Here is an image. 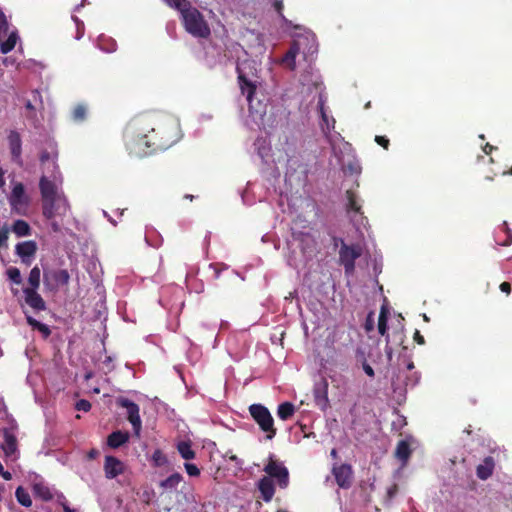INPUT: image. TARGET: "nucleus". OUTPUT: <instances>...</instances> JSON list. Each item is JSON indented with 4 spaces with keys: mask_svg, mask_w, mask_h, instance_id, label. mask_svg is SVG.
I'll list each match as a JSON object with an SVG mask.
<instances>
[{
    "mask_svg": "<svg viewBox=\"0 0 512 512\" xmlns=\"http://www.w3.org/2000/svg\"><path fill=\"white\" fill-rule=\"evenodd\" d=\"M178 140V127L175 123H160L152 126L146 117L134 119L126 134V148L130 154L144 156L147 151L165 150Z\"/></svg>",
    "mask_w": 512,
    "mask_h": 512,
    "instance_id": "nucleus-1",
    "label": "nucleus"
},
{
    "mask_svg": "<svg viewBox=\"0 0 512 512\" xmlns=\"http://www.w3.org/2000/svg\"><path fill=\"white\" fill-rule=\"evenodd\" d=\"M182 25L187 33L195 38L207 39L211 29L204 15L191 3H186L180 12Z\"/></svg>",
    "mask_w": 512,
    "mask_h": 512,
    "instance_id": "nucleus-2",
    "label": "nucleus"
},
{
    "mask_svg": "<svg viewBox=\"0 0 512 512\" xmlns=\"http://www.w3.org/2000/svg\"><path fill=\"white\" fill-rule=\"evenodd\" d=\"M253 64V61L246 59L238 62L236 66L237 78L241 93L246 95V99L250 107L252 104L253 96L257 89L256 81L251 78V76H254V72L252 71L254 70Z\"/></svg>",
    "mask_w": 512,
    "mask_h": 512,
    "instance_id": "nucleus-3",
    "label": "nucleus"
},
{
    "mask_svg": "<svg viewBox=\"0 0 512 512\" xmlns=\"http://www.w3.org/2000/svg\"><path fill=\"white\" fill-rule=\"evenodd\" d=\"M250 416L258 425L259 429L265 434L267 440H272L277 434L274 418L269 409L263 404H251L248 407Z\"/></svg>",
    "mask_w": 512,
    "mask_h": 512,
    "instance_id": "nucleus-4",
    "label": "nucleus"
},
{
    "mask_svg": "<svg viewBox=\"0 0 512 512\" xmlns=\"http://www.w3.org/2000/svg\"><path fill=\"white\" fill-rule=\"evenodd\" d=\"M263 471L267 474L266 477L276 479L277 485L281 489H286L289 486V471L281 461L274 459V455L269 456Z\"/></svg>",
    "mask_w": 512,
    "mask_h": 512,
    "instance_id": "nucleus-5",
    "label": "nucleus"
},
{
    "mask_svg": "<svg viewBox=\"0 0 512 512\" xmlns=\"http://www.w3.org/2000/svg\"><path fill=\"white\" fill-rule=\"evenodd\" d=\"M362 252V247L359 244L348 245L341 240L339 262L343 265L346 275L354 273L355 261L362 255Z\"/></svg>",
    "mask_w": 512,
    "mask_h": 512,
    "instance_id": "nucleus-6",
    "label": "nucleus"
},
{
    "mask_svg": "<svg viewBox=\"0 0 512 512\" xmlns=\"http://www.w3.org/2000/svg\"><path fill=\"white\" fill-rule=\"evenodd\" d=\"M70 281V274L66 269L44 272L43 284L47 291L57 292L61 287H67Z\"/></svg>",
    "mask_w": 512,
    "mask_h": 512,
    "instance_id": "nucleus-7",
    "label": "nucleus"
},
{
    "mask_svg": "<svg viewBox=\"0 0 512 512\" xmlns=\"http://www.w3.org/2000/svg\"><path fill=\"white\" fill-rule=\"evenodd\" d=\"M117 405L127 410V419L132 425L135 436L139 437L142 428V421L139 415L138 404L128 398L121 397L117 400Z\"/></svg>",
    "mask_w": 512,
    "mask_h": 512,
    "instance_id": "nucleus-8",
    "label": "nucleus"
},
{
    "mask_svg": "<svg viewBox=\"0 0 512 512\" xmlns=\"http://www.w3.org/2000/svg\"><path fill=\"white\" fill-rule=\"evenodd\" d=\"M2 433L3 442L1 443L0 448L2 449L5 457L10 458L18 449L17 437L13 427L4 428Z\"/></svg>",
    "mask_w": 512,
    "mask_h": 512,
    "instance_id": "nucleus-9",
    "label": "nucleus"
},
{
    "mask_svg": "<svg viewBox=\"0 0 512 512\" xmlns=\"http://www.w3.org/2000/svg\"><path fill=\"white\" fill-rule=\"evenodd\" d=\"M7 139L13 162L19 166H22V141L20 134L15 130H11Z\"/></svg>",
    "mask_w": 512,
    "mask_h": 512,
    "instance_id": "nucleus-10",
    "label": "nucleus"
},
{
    "mask_svg": "<svg viewBox=\"0 0 512 512\" xmlns=\"http://www.w3.org/2000/svg\"><path fill=\"white\" fill-rule=\"evenodd\" d=\"M332 472L339 487L347 489L351 486L353 472L349 464L335 466Z\"/></svg>",
    "mask_w": 512,
    "mask_h": 512,
    "instance_id": "nucleus-11",
    "label": "nucleus"
},
{
    "mask_svg": "<svg viewBox=\"0 0 512 512\" xmlns=\"http://www.w3.org/2000/svg\"><path fill=\"white\" fill-rule=\"evenodd\" d=\"M25 303L34 311H44L47 306L42 296L34 289H23Z\"/></svg>",
    "mask_w": 512,
    "mask_h": 512,
    "instance_id": "nucleus-12",
    "label": "nucleus"
},
{
    "mask_svg": "<svg viewBox=\"0 0 512 512\" xmlns=\"http://www.w3.org/2000/svg\"><path fill=\"white\" fill-rule=\"evenodd\" d=\"M313 395L315 404L322 410H325L329 405L328 382L326 379H322L320 383L315 385Z\"/></svg>",
    "mask_w": 512,
    "mask_h": 512,
    "instance_id": "nucleus-13",
    "label": "nucleus"
},
{
    "mask_svg": "<svg viewBox=\"0 0 512 512\" xmlns=\"http://www.w3.org/2000/svg\"><path fill=\"white\" fill-rule=\"evenodd\" d=\"M37 251V244L35 241L29 240L18 243L16 245V254L22 259V262L29 265L31 258Z\"/></svg>",
    "mask_w": 512,
    "mask_h": 512,
    "instance_id": "nucleus-14",
    "label": "nucleus"
},
{
    "mask_svg": "<svg viewBox=\"0 0 512 512\" xmlns=\"http://www.w3.org/2000/svg\"><path fill=\"white\" fill-rule=\"evenodd\" d=\"M104 471L106 478L113 479L123 473V463L114 456H106Z\"/></svg>",
    "mask_w": 512,
    "mask_h": 512,
    "instance_id": "nucleus-15",
    "label": "nucleus"
},
{
    "mask_svg": "<svg viewBox=\"0 0 512 512\" xmlns=\"http://www.w3.org/2000/svg\"><path fill=\"white\" fill-rule=\"evenodd\" d=\"M9 202L13 209H18L28 204V198L25 195V188L22 183L19 182L14 185L9 197Z\"/></svg>",
    "mask_w": 512,
    "mask_h": 512,
    "instance_id": "nucleus-16",
    "label": "nucleus"
},
{
    "mask_svg": "<svg viewBox=\"0 0 512 512\" xmlns=\"http://www.w3.org/2000/svg\"><path fill=\"white\" fill-rule=\"evenodd\" d=\"M495 461L492 456H487L483 459L476 468V475L480 480H487L494 472Z\"/></svg>",
    "mask_w": 512,
    "mask_h": 512,
    "instance_id": "nucleus-17",
    "label": "nucleus"
},
{
    "mask_svg": "<svg viewBox=\"0 0 512 512\" xmlns=\"http://www.w3.org/2000/svg\"><path fill=\"white\" fill-rule=\"evenodd\" d=\"M261 497L265 502H270L275 494V486L270 477H262L257 484Z\"/></svg>",
    "mask_w": 512,
    "mask_h": 512,
    "instance_id": "nucleus-18",
    "label": "nucleus"
},
{
    "mask_svg": "<svg viewBox=\"0 0 512 512\" xmlns=\"http://www.w3.org/2000/svg\"><path fill=\"white\" fill-rule=\"evenodd\" d=\"M39 189L42 199L57 198V186L46 176H42L39 181Z\"/></svg>",
    "mask_w": 512,
    "mask_h": 512,
    "instance_id": "nucleus-19",
    "label": "nucleus"
},
{
    "mask_svg": "<svg viewBox=\"0 0 512 512\" xmlns=\"http://www.w3.org/2000/svg\"><path fill=\"white\" fill-rule=\"evenodd\" d=\"M129 433L127 431L117 430L107 437V445L112 449H117L129 441Z\"/></svg>",
    "mask_w": 512,
    "mask_h": 512,
    "instance_id": "nucleus-20",
    "label": "nucleus"
},
{
    "mask_svg": "<svg viewBox=\"0 0 512 512\" xmlns=\"http://www.w3.org/2000/svg\"><path fill=\"white\" fill-rule=\"evenodd\" d=\"M318 109H319V113H320L321 120H322V124H321L322 131L324 132V134L327 135L328 133H330L331 130H333L335 128L336 121L333 117H329L327 115L325 106H324V101L322 99H320L318 102Z\"/></svg>",
    "mask_w": 512,
    "mask_h": 512,
    "instance_id": "nucleus-21",
    "label": "nucleus"
},
{
    "mask_svg": "<svg viewBox=\"0 0 512 512\" xmlns=\"http://www.w3.org/2000/svg\"><path fill=\"white\" fill-rule=\"evenodd\" d=\"M23 313L27 323L32 327L33 330H38L44 338H48L50 336L51 330L48 325L36 320L25 310H23Z\"/></svg>",
    "mask_w": 512,
    "mask_h": 512,
    "instance_id": "nucleus-22",
    "label": "nucleus"
},
{
    "mask_svg": "<svg viewBox=\"0 0 512 512\" xmlns=\"http://www.w3.org/2000/svg\"><path fill=\"white\" fill-rule=\"evenodd\" d=\"M388 316H389V310L385 305H383L380 309V313H379V317H378V332L381 336L386 337L387 344L389 342V334L387 333Z\"/></svg>",
    "mask_w": 512,
    "mask_h": 512,
    "instance_id": "nucleus-23",
    "label": "nucleus"
},
{
    "mask_svg": "<svg viewBox=\"0 0 512 512\" xmlns=\"http://www.w3.org/2000/svg\"><path fill=\"white\" fill-rule=\"evenodd\" d=\"M410 445L406 440H401L398 442L395 457L400 460L403 464H406L411 456Z\"/></svg>",
    "mask_w": 512,
    "mask_h": 512,
    "instance_id": "nucleus-24",
    "label": "nucleus"
},
{
    "mask_svg": "<svg viewBox=\"0 0 512 512\" xmlns=\"http://www.w3.org/2000/svg\"><path fill=\"white\" fill-rule=\"evenodd\" d=\"M57 157H58V152L56 150H53L51 152L47 151V150H43V151H41L40 157H39L40 163L43 166H45L47 163L51 162V164L53 166L52 175L54 177H55L56 170H58V166L56 164Z\"/></svg>",
    "mask_w": 512,
    "mask_h": 512,
    "instance_id": "nucleus-25",
    "label": "nucleus"
},
{
    "mask_svg": "<svg viewBox=\"0 0 512 512\" xmlns=\"http://www.w3.org/2000/svg\"><path fill=\"white\" fill-rule=\"evenodd\" d=\"M56 200L57 198L42 199V213L48 220L53 219L57 214Z\"/></svg>",
    "mask_w": 512,
    "mask_h": 512,
    "instance_id": "nucleus-26",
    "label": "nucleus"
},
{
    "mask_svg": "<svg viewBox=\"0 0 512 512\" xmlns=\"http://www.w3.org/2000/svg\"><path fill=\"white\" fill-rule=\"evenodd\" d=\"M295 414V406L291 402H283L278 405L277 408V416L281 420H288L293 417Z\"/></svg>",
    "mask_w": 512,
    "mask_h": 512,
    "instance_id": "nucleus-27",
    "label": "nucleus"
},
{
    "mask_svg": "<svg viewBox=\"0 0 512 512\" xmlns=\"http://www.w3.org/2000/svg\"><path fill=\"white\" fill-rule=\"evenodd\" d=\"M177 450L181 457L185 460H192L196 456L195 451L192 449L191 441H180L177 444Z\"/></svg>",
    "mask_w": 512,
    "mask_h": 512,
    "instance_id": "nucleus-28",
    "label": "nucleus"
},
{
    "mask_svg": "<svg viewBox=\"0 0 512 512\" xmlns=\"http://www.w3.org/2000/svg\"><path fill=\"white\" fill-rule=\"evenodd\" d=\"M12 232L18 237L29 236L31 227L25 220L18 219L12 225Z\"/></svg>",
    "mask_w": 512,
    "mask_h": 512,
    "instance_id": "nucleus-29",
    "label": "nucleus"
},
{
    "mask_svg": "<svg viewBox=\"0 0 512 512\" xmlns=\"http://www.w3.org/2000/svg\"><path fill=\"white\" fill-rule=\"evenodd\" d=\"M6 37V40L3 39L0 41V51L3 54H7L10 51H12L15 48L18 39V35L16 32H11L10 34H7Z\"/></svg>",
    "mask_w": 512,
    "mask_h": 512,
    "instance_id": "nucleus-30",
    "label": "nucleus"
},
{
    "mask_svg": "<svg viewBox=\"0 0 512 512\" xmlns=\"http://www.w3.org/2000/svg\"><path fill=\"white\" fill-rule=\"evenodd\" d=\"M40 277V268L38 266L33 267L28 276V286L25 287L24 289L37 290L40 286Z\"/></svg>",
    "mask_w": 512,
    "mask_h": 512,
    "instance_id": "nucleus-31",
    "label": "nucleus"
},
{
    "mask_svg": "<svg viewBox=\"0 0 512 512\" xmlns=\"http://www.w3.org/2000/svg\"><path fill=\"white\" fill-rule=\"evenodd\" d=\"M183 481V476L175 472L167 477L165 480L161 481L160 486L165 489H173L176 488L180 482Z\"/></svg>",
    "mask_w": 512,
    "mask_h": 512,
    "instance_id": "nucleus-32",
    "label": "nucleus"
},
{
    "mask_svg": "<svg viewBox=\"0 0 512 512\" xmlns=\"http://www.w3.org/2000/svg\"><path fill=\"white\" fill-rule=\"evenodd\" d=\"M15 497H16L18 503L24 507H30L32 505V500H31L30 494L22 486H19L16 489Z\"/></svg>",
    "mask_w": 512,
    "mask_h": 512,
    "instance_id": "nucleus-33",
    "label": "nucleus"
},
{
    "mask_svg": "<svg viewBox=\"0 0 512 512\" xmlns=\"http://www.w3.org/2000/svg\"><path fill=\"white\" fill-rule=\"evenodd\" d=\"M87 107L84 104H77L71 113L75 122H83L86 119Z\"/></svg>",
    "mask_w": 512,
    "mask_h": 512,
    "instance_id": "nucleus-34",
    "label": "nucleus"
},
{
    "mask_svg": "<svg viewBox=\"0 0 512 512\" xmlns=\"http://www.w3.org/2000/svg\"><path fill=\"white\" fill-rule=\"evenodd\" d=\"M34 491H35V494L44 501H50L53 498V495H52L50 489L46 486L35 485Z\"/></svg>",
    "mask_w": 512,
    "mask_h": 512,
    "instance_id": "nucleus-35",
    "label": "nucleus"
},
{
    "mask_svg": "<svg viewBox=\"0 0 512 512\" xmlns=\"http://www.w3.org/2000/svg\"><path fill=\"white\" fill-rule=\"evenodd\" d=\"M6 275L9 280H11L14 284L20 285L22 284V277L20 270L17 267H9L6 270Z\"/></svg>",
    "mask_w": 512,
    "mask_h": 512,
    "instance_id": "nucleus-36",
    "label": "nucleus"
},
{
    "mask_svg": "<svg viewBox=\"0 0 512 512\" xmlns=\"http://www.w3.org/2000/svg\"><path fill=\"white\" fill-rule=\"evenodd\" d=\"M348 210L355 213H361V206L358 204L355 194L352 191H347Z\"/></svg>",
    "mask_w": 512,
    "mask_h": 512,
    "instance_id": "nucleus-37",
    "label": "nucleus"
},
{
    "mask_svg": "<svg viewBox=\"0 0 512 512\" xmlns=\"http://www.w3.org/2000/svg\"><path fill=\"white\" fill-rule=\"evenodd\" d=\"M501 230L505 233V239L503 240H497V243L501 246H509L511 245L512 243V232L511 230L509 229L508 225H507V222H503V224L501 225Z\"/></svg>",
    "mask_w": 512,
    "mask_h": 512,
    "instance_id": "nucleus-38",
    "label": "nucleus"
},
{
    "mask_svg": "<svg viewBox=\"0 0 512 512\" xmlns=\"http://www.w3.org/2000/svg\"><path fill=\"white\" fill-rule=\"evenodd\" d=\"M9 30L7 18L2 10H0V41L5 39Z\"/></svg>",
    "mask_w": 512,
    "mask_h": 512,
    "instance_id": "nucleus-39",
    "label": "nucleus"
},
{
    "mask_svg": "<svg viewBox=\"0 0 512 512\" xmlns=\"http://www.w3.org/2000/svg\"><path fill=\"white\" fill-rule=\"evenodd\" d=\"M170 8L176 9L179 12L184 9L186 3H190L187 0H163Z\"/></svg>",
    "mask_w": 512,
    "mask_h": 512,
    "instance_id": "nucleus-40",
    "label": "nucleus"
},
{
    "mask_svg": "<svg viewBox=\"0 0 512 512\" xmlns=\"http://www.w3.org/2000/svg\"><path fill=\"white\" fill-rule=\"evenodd\" d=\"M184 468H185L187 474L192 477H198L201 473L200 469L195 464H192V463L186 462L184 464Z\"/></svg>",
    "mask_w": 512,
    "mask_h": 512,
    "instance_id": "nucleus-41",
    "label": "nucleus"
},
{
    "mask_svg": "<svg viewBox=\"0 0 512 512\" xmlns=\"http://www.w3.org/2000/svg\"><path fill=\"white\" fill-rule=\"evenodd\" d=\"M25 108L27 110L26 117L28 119H35L36 118V108L32 104L31 100H26Z\"/></svg>",
    "mask_w": 512,
    "mask_h": 512,
    "instance_id": "nucleus-42",
    "label": "nucleus"
},
{
    "mask_svg": "<svg viewBox=\"0 0 512 512\" xmlns=\"http://www.w3.org/2000/svg\"><path fill=\"white\" fill-rule=\"evenodd\" d=\"M75 409L78 411L88 412L91 409V403L88 400L81 399L76 402Z\"/></svg>",
    "mask_w": 512,
    "mask_h": 512,
    "instance_id": "nucleus-43",
    "label": "nucleus"
},
{
    "mask_svg": "<svg viewBox=\"0 0 512 512\" xmlns=\"http://www.w3.org/2000/svg\"><path fill=\"white\" fill-rule=\"evenodd\" d=\"M375 142L383 147L385 150H388L390 146V140L386 136L377 135L375 136Z\"/></svg>",
    "mask_w": 512,
    "mask_h": 512,
    "instance_id": "nucleus-44",
    "label": "nucleus"
},
{
    "mask_svg": "<svg viewBox=\"0 0 512 512\" xmlns=\"http://www.w3.org/2000/svg\"><path fill=\"white\" fill-rule=\"evenodd\" d=\"M153 460L155 461L156 465H162L165 461H166V458L165 456L163 455L162 451L161 450H156L154 453H153V456H152Z\"/></svg>",
    "mask_w": 512,
    "mask_h": 512,
    "instance_id": "nucleus-45",
    "label": "nucleus"
},
{
    "mask_svg": "<svg viewBox=\"0 0 512 512\" xmlns=\"http://www.w3.org/2000/svg\"><path fill=\"white\" fill-rule=\"evenodd\" d=\"M295 58H296L295 56H293V55H292V56H289V53H288V52H286V54H285V56L283 57V60H282V61H283L285 64H287V65H288V67H289L291 70H294V69H295V67H296V64H295Z\"/></svg>",
    "mask_w": 512,
    "mask_h": 512,
    "instance_id": "nucleus-46",
    "label": "nucleus"
},
{
    "mask_svg": "<svg viewBox=\"0 0 512 512\" xmlns=\"http://www.w3.org/2000/svg\"><path fill=\"white\" fill-rule=\"evenodd\" d=\"M9 230L7 227H3L0 230V247L5 246L8 240Z\"/></svg>",
    "mask_w": 512,
    "mask_h": 512,
    "instance_id": "nucleus-47",
    "label": "nucleus"
},
{
    "mask_svg": "<svg viewBox=\"0 0 512 512\" xmlns=\"http://www.w3.org/2000/svg\"><path fill=\"white\" fill-rule=\"evenodd\" d=\"M273 7L276 10V12L279 14V16L285 20V17L282 13L283 11V0H274Z\"/></svg>",
    "mask_w": 512,
    "mask_h": 512,
    "instance_id": "nucleus-48",
    "label": "nucleus"
},
{
    "mask_svg": "<svg viewBox=\"0 0 512 512\" xmlns=\"http://www.w3.org/2000/svg\"><path fill=\"white\" fill-rule=\"evenodd\" d=\"M299 50H300V42L299 41H294L293 44L291 45V47L289 48V50L287 51L289 53V56H297V54L299 53Z\"/></svg>",
    "mask_w": 512,
    "mask_h": 512,
    "instance_id": "nucleus-49",
    "label": "nucleus"
},
{
    "mask_svg": "<svg viewBox=\"0 0 512 512\" xmlns=\"http://www.w3.org/2000/svg\"><path fill=\"white\" fill-rule=\"evenodd\" d=\"M362 368L364 370V372L369 376V377H374L375 373H374V369L371 367L370 364H368L366 361H364L362 363Z\"/></svg>",
    "mask_w": 512,
    "mask_h": 512,
    "instance_id": "nucleus-50",
    "label": "nucleus"
},
{
    "mask_svg": "<svg viewBox=\"0 0 512 512\" xmlns=\"http://www.w3.org/2000/svg\"><path fill=\"white\" fill-rule=\"evenodd\" d=\"M499 288L503 293L507 295L511 293V284L509 282H502Z\"/></svg>",
    "mask_w": 512,
    "mask_h": 512,
    "instance_id": "nucleus-51",
    "label": "nucleus"
},
{
    "mask_svg": "<svg viewBox=\"0 0 512 512\" xmlns=\"http://www.w3.org/2000/svg\"><path fill=\"white\" fill-rule=\"evenodd\" d=\"M413 338H414L415 342H417L419 345L425 344V339H424L423 335H421V333L418 330L415 331Z\"/></svg>",
    "mask_w": 512,
    "mask_h": 512,
    "instance_id": "nucleus-52",
    "label": "nucleus"
},
{
    "mask_svg": "<svg viewBox=\"0 0 512 512\" xmlns=\"http://www.w3.org/2000/svg\"><path fill=\"white\" fill-rule=\"evenodd\" d=\"M496 149V147L490 145L489 143H487L484 147H483V151L485 154L489 155L491 154V152Z\"/></svg>",
    "mask_w": 512,
    "mask_h": 512,
    "instance_id": "nucleus-53",
    "label": "nucleus"
},
{
    "mask_svg": "<svg viewBox=\"0 0 512 512\" xmlns=\"http://www.w3.org/2000/svg\"><path fill=\"white\" fill-rule=\"evenodd\" d=\"M0 475L7 481L12 479V474L9 471L3 470V472Z\"/></svg>",
    "mask_w": 512,
    "mask_h": 512,
    "instance_id": "nucleus-54",
    "label": "nucleus"
},
{
    "mask_svg": "<svg viewBox=\"0 0 512 512\" xmlns=\"http://www.w3.org/2000/svg\"><path fill=\"white\" fill-rule=\"evenodd\" d=\"M4 185H5L4 172L0 168V188H2Z\"/></svg>",
    "mask_w": 512,
    "mask_h": 512,
    "instance_id": "nucleus-55",
    "label": "nucleus"
},
{
    "mask_svg": "<svg viewBox=\"0 0 512 512\" xmlns=\"http://www.w3.org/2000/svg\"><path fill=\"white\" fill-rule=\"evenodd\" d=\"M64 512H76L74 509L70 508L66 503L62 504Z\"/></svg>",
    "mask_w": 512,
    "mask_h": 512,
    "instance_id": "nucleus-56",
    "label": "nucleus"
},
{
    "mask_svg": "<svg viewBox=\"0 0 512 512\" xmlns=\"http://www.w3.org/2000/svg\"><path fill=\"white\" fill-rule=\"evenodd\" d=\"M115 46H116V44H115L114 42H112V43H111V47H110V48H103V47H102V49H103V50H105V51H107V52H112V51H114V50H115Z\"/></svg>",
    "mask_w": 512,
    "mask_h": 512,
    "instance_id": "nucleus-57",
    "label": "nucleus"
},
{
    "mask_svg": "<svg viewBox=\"0 0 512 512\" xmlns=\"http://www.w3.org/2000/svg\"><path fill=\"white\" fill-rule=\"evenodd\" d=\"M32 93H33L34 100H36L37 98L41 99V95L37 90H34Z\"/></svg>",
    "mask_w": 512,
    "mask_h": 512,
    "instance_id": "nucleus-58",
    "label": "nucleus"
},
{
    "mask_svg": "<svg viewBox=\"0 0 512 512\" xmlns=\"http://www.w3.org/2000/svg\"><path fill=\"white\" fill-rule=\"evenodd\" d=\"M11 293L13 294V296H18L19 295V289L18 288H11Z\"/></svg>",
    "mask_w": 512,
    "mask_h": 512,
    "instance_id": "nucleus-59",
    "label": "nucleus"
},
{
    "mask_svg": "<svg viewBox=\"0 0 512 512\" xmlns=\"http://www.w3.org/2000/svg\"><path fill=\"white\" fill-rule=\"evenodd\" d=\"M97 454H98V452H97L96 450H91V451L89 452V457H90V458H94Z\"/></svg>",
    "mask_w": 512,
    "mask_h": 512,
    "instance_id": "nucleus-60",
    "label": "nucleus"
},
{
    "mask_svg": "<svg viewBox=\"0 0 512 512\" xmlns=\"http://www.w3.org/2000/svg\"><path fill=\"white\" fill-rule=\"evenodd\" d=\"M396 489H397V488H396V486H394V487H393V489H390V490L388 491L389 496H392V495L396 492Z\"/></svg>",
    "mask_w": 512,
    "mask_h": 512,
    "instance_id": "nucleus-61",
    "label": "nucleus"
},
{
    "mask_svg": "<svg viewBox=\"0 0 512 512\" xmlns=\"http://www.w3.org/2000/svg\"><path fill=\"white\" fill-rule=\"evenodd\" d=\"M503 175H512V166L508 171L503 172Z\"/></svg>",
    "mask_w": 512,
    "mask_h": 512,
    "instance_id": "nucleus-62",
    "label": "nucleus"
},
{
    "mask_svg": "<svg viewBox=\"0 0 512 512\" xmlns=\"http://www.w3.org/2000/svg\"><path fill=\"white\" fill-rule=\"evenodd\" d=\"M385 351L388 355H391L392 353V349L391 348H388V346L386 345V348H385Z\"/></svg>",
    "mask_w": 512,
    "mask_h": 512,
    "instance_id": "nucleus-63",
    "label": "nucleus"
},
{
    "mask_svg": "<svg viewBox=\"0 0 512 512\" xmlns=\"http://www.w3.org/2000/svg\"><path fill=\"white\" fill-rule=\"evenodd\" d=\"M407 368L409 370H412L414 368V363L413 362H410L408 365H407Z\"/></svg>",
    "mask_w": 512,
    "mask_h": 512,
    "instance_id": "nucleus-64",
    "label": "nucleus"
}]
</instances>
